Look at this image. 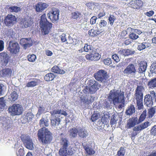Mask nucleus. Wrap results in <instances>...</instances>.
Here are the masks:
<instances>
[{
	"mask_svg": "<svg viewBox=\"0 0 156 156\" xmlns=\"http://www.w3.org/2000/svg\"><path fill=\"white\" fill-rule=\"evenodd\" d=\"M16 20L17 18L15 16L8 14L5 18L4 23L6 26H12L16 23Z\"/></svg>",
	"mask_w": 156,
	"mask_h": 156,
	"instance_id": "2eb2a0df",
	"label": "nucleus"
},
{
	"mask_svg": "<svg viewBox=\"0 0 156 156\" xmlns=\"http://www.w3.org/2000/svg\"><path fill=\"white\" fill-rule=\"evenodd\" d=\"M150 93L145 96L144 99V105L149 107H151L153 104V98L156 101V94L155 92L153 90L150 91Z\"/></svg>",
	"mask_w": 156,
	"mask_h": 156,
	"instance_id": "6e6552de",
	"label": "nucleus"
},
{
	"mask_svg": "<svg viewBox=\"0 0 156 156\" xmlns=\"http://www.w3.org/2000/svg\"><path fill=\"white\" fill-rule=\"evenodd\" d=\"M20 46L16 42L10 41L9 43L7 50L12 55H16L20 51Z\"/></svg>",
	"mask_w": 156,
	"mask_h": 156,
	"instance_id": "1a4fd4ad",
	"label": "nucleus"
},
{
	"mask_svg": "<svg viewBox=\"0 0 156 156\" xmlns=\"http://www.w3.org/2000/svg\"><path fill=\"white\" fill-rule=\"evenodd\" d=\"M112 58L116 62H119L120 59L117 54H114L112 56Z\"/></svg>",
	"mask_w": 156,
	"mask_h": 156,
	"instance_id": "0e129e2a",
	"label": "nucleus"
},
{
	"mask_svg": "<svg viewBox=\"0 0 156 156\" xmlns=\"http://www.w3.org/2000/svg\"><path fill=\"white\" fill-rule=\"evenodd\" d=\"M146 115L147 112L146 110L144 111L140 117L139 120H138L139 123L142 122L145 119L146 117Z\"/></svg>",
	"mask_w": 156,
	"mask_h": 156,
	"instance_id": "79ce46f5",
	"label": "nucleus"
},
{
	"mask_svg": "<svg viewBox=\"0 0 156 156\" xmlns=\"http://www.w3.org/2000/svg\"><path fill=\"white\" fill-rule=\"evenodd\" d=\"M118 53L120 55L127 56L134 54L135 53V51H132L129 49L121 48L120 50L118 51Z\"/></svg>",
	"mask_w": 156,
	"mask_h": 156,
	"instance_id": "412c9836",
	"label": "nucleus"
},
{
	"mask_svg": "<svg viewBox=\"0 0 156 156\" xmlns=\"http://www.w3.org/2000/svg\"><path fill=\"white\" fill-rule=\"evenodd\" d=\"M99 54L95 51H92L89 54H87L85 55V58L87 60L91 61H96L98 60L100 58Z\"/></svg>",
	"mask_w": 156,
	"mask_h": 156,
	"instance_id": "dca6fc26",
	"label": "nucleus"
},
{
	"mask_svg": "<svg viewBox=\"0 0 156 156\" xmlns=\"http://www.w3.org/2000/svg\"><path fill=\"white\" fill-rule=\"evenodd\" d=\"M41 82V80L38 79H34V81H31L28 82L26 84L25 87H33L38 85Z\"/></svg>",
	"mask_w": 156,
	"mask_h": 156,
	"instance_id": "b1692460",
	"label": "nucleus"
},
{
	"mask_svg": "<svg viewBox=\"0 0 156 156\" xmlns=\"http://www.w3.org/2000/svg\"><path fill=\"white\" fill-rule=\"evenodd\" d=\"M40 18L39 23L42 33L43 35L48 34L52 27V24L47 20L45 13H43Z\"/></svg>",
	"mask_w": 156,
	"mask_h": 156,
	"instance_id": "20e7f679",
	"label": "nucleus"
},
{
	"mask_svg": "<svg viewBox=\"0 0 156 156\" xmlns=\"http://www.w3.org/2000/svg\"><path fill=\"white\" fill-rule=\"evenodd\" d=\"M129 37L130 39L132 40H136L139 37V36L138 35H136L134 32H132L129 34Z\"/></svg>",
	"mask_w": 156,
	"mask_h": 156,
	"instance_id": "864d4df0",
	"label": "nucleus"
},
{
	"mask_svg": "<svg viewBox=\"0 0 156 156\" xmlns=\"http://www.w3.org/2000/svg\"><path fill=\"white\" fill-rule=\"evenodd\" d=\"M48 6V5L46 3L39 2L35 5V11L37 12H42Z\"/></svg>",
	"mask_w": 156,
	"mask_h": 156,
	"instance_id": "6ab92c4d",
	"label": "nucleus"
},
{
	"mask_svg": "<svg viewBox=\"0 0 156 156\" xmlns=\"http://www.w3.org/2000/svg\"><path fill=\"white\" fill-rule=\"evenodd\" d=\"M98 83L97 82L95 83L92 86H90L89 89V92L90 93H94L98 89Z\"/></svg>",
	"mask_w": 156,
	"mask_h": 156,
	"instance_id": "4c0bfd02",
	"label": "nucleus"
},
{
	"mask_svg": "<svg viewBox=\"0 0 156 156\" xmlns=\"http://www.w3.org/2000/svg\"><path fill=\"white\" fill-rule=\"evenodd\" d=\"M71 14L72 18L73 19L76 20L80 18L81 15L80 12L77 11L72 12Z\"/></svg>",
	"mask_w": 156,
	"mask_h": 156,
	"instance_id": "a19ab883",
	"label": "nucleus"
},
{
	"mask_svg": "<svg viewBox=\"0 0 156 156\" xmlns=\"http://www.w3.org/2000/svg\"><path fill=\"white\" fill-rule=\"evenodd\" d=\"M125 152L124 147H121L117 153V156H124Z\"/></svg>",
	"mask_w": 156,
	"mask_h": 156,
	"instance_id": "8fccbe9b",
	"label": "nucleus"
},
{
	"mask_svg": "<svg viewBox=\"0 0 156 156\" xmlns=\"http://www.w3.org/2000/svg\"><path fill=\"white\" fill-rule=\"evenodd\" d=\"M155 108L152 107L148 110V115L149 118H152L155 112Z\"/></svg>",
	"mask_w": 156,
	"mask_h": 156,
	"instance_id": "37998d69",
	"label": "nucleus"
},
{
	"mask_svg": "<svg viewBox=\"0 0 156 156\" xmlns=\"http://www.w3.org/2000/svg\"><path fill=\"white\" fill-rule=\"evenodd\" d=\"M56 77V75L51 73H48L44 77V80L46 81H50L53 80Z\"/></svg>",
	"mask_w": 156,
	"mask_h": 156,
	"instance_id": "c85d7f7f",
	"label": "nucleus"
},
{
	"mask_svg": "<svg viewBox=\"0 0 156 156\" xmlns=\"http://www.w3.org/2000/svg\"><path fill=\"white\" fill-rule=\"evenodd\" d=\"M51 71L57 74H63L65 73V71L62 69H60L57 66H54L51 69Z\"/></svg>",
	"mask_w": 156,
	"mask_h": 156,
	"instance_id": "cd10ccee",
	"label": "nucleus"
},
{
	"mask_svg": "<svg viewBox=\"0 0 156 156\" xmlns=\"http://www.w3.org/2000/svg\"><path fill=\"white\" fill-rule=\"evenodd\" d=\"M109 100L112 101L113 104L116 105L118 103H120L118 106L119 109L122 108L125 105L124 92L120 91L119 93L117 92H112L111 90L108 97Z\"/></svg>",
	"mask_w": 156,
	"mask_h": 156,
	"instance_id": "f257e3e1",
	"label": "nucleus"
},
{
	"mask_svg": "<svg viewBox=\"0 0 156 156\" xmlns=\"http://www.w3.org/2000/svg\"><path fill=\"white\" fill-rule=\"evenodd\" d=\"M144 88L142 86H137L135 90L134 94L136 100V106L139 110L143 109L144 107L143 105V92Z\"/></svg>",
	"mask_w": 156,
	"mask_h": 156,
	"instance_id": "7ed1b4c3",
	"label": "nucleus"
},
{
	"mask_svg": "<svg viewBox=\"0 0 156 156\" xmlns=\"http://www.w3.org/2000/svg\"><path fill=\"white\" fill-rule=\"evenodd\" d=\"M150 134L152 135H156V125L152 127L151 130Z\"/></svg>",
	"mask_w": 156,
	"mask_h": 156,
	"instance_id": "680f3d73",
	"label": "nucleus"
},
{
	"mask_svg": "<svg viewBox=\"0 0 156 156\" xmlns=\"http://www.w3.org/2000/svg\"><path fill=\"white\" fill-rule=\"evenodd\" d=\"M103 62L106 65L109 66L110 67L112 68H114L115 66L112 65V60L110 58H107L104 59L103 60Z\"/></svg>",
	"mask_w": 156,
	"mask_h": 156,
	"instance_id": "f704fd0d",
	"label": "nucleus"
},
{
	"mask_svg": "<svg viewBox=\"0 0 156 156\" xmlns=\"http://www.w3.org/2000/svg\"><path fill=\"white\" fill-rule=\"evenodd\" d=\"M94 77L97 80L101 82H105L108 78L107 72L103 69H100L95 73Z\"/></svg>",
	"mask_w": 156,
	"mask_h": 156,
	"instance_id": "9b49d317",
	"label": "nucleus"
},
{
	"mask_svg": "<svg viewBox=\"0 0 156 156\" xmlns=\"http://www.w3.org/2000/svg\"><path fill=\"white\" fill-rule=\"evenodd\" d=\"M78 135L80 137L84 138L88 136V133L85 128L78 127Z\"/></svg>",
	"mask_w": 156,
	"mask_h": 156,
	"instance_id": "393cba45",
	"label": "nucleus"
},
{
	"mask_svg": "<svg viewBox=\"0 0 156 156\" xmlns=\"http://www.w3.org/2000/svg\"><path fill=\"white\" fill-rule=\"evenodd\" d=\"M33 23L32 19L30 18H22L21 20L20 24L25 28L30 27Z\"/></svg>",
	"mask_w": 156,
	"mask_h": 156,
	"instance_id": "aec40b11",
	"label": "nucleus"
},
{
	"mask_svg": "<svg viewBox=\"0 0 156 156\" xmlns=\"http://www.w3.org/2000/svg\"><path fill=\"white\" fill-rule=\"evenodd\" d=\"M51 118V123L53 126H58L60 123L61 119L59 118L60 116L58 115H62L66 116L68 115L66 111L61 109H54L50 112Z\"/></svg>",
	"mask_w": 156,
	"mask_h": 156,
	"instance_id": "f03ea898",
	"label": "nucleus"
},
{
	"mask_svg": "<svg viewBox=\"0 0 156 156\" xmlns=\"http://www.w3.org/2000/svg\"><path fill=\"white\" fill-rule=\"evenodd\" d=\"M100 114L99 113L97 112H94V114L91 116V120L92 122L95 121L99 118Z\"/></svg>",
	"mask_w": 156,
	"mask_h": 156,
	"instance_id": "49530a36",
	"label": "nucleus"
},
{
	"mask_svg": "<svg viewBox=\"0 0 156 156\" xmlns=\"http://www.w3.org/2000/svg\"><path fill=\"white\" fill-rule=\"evenodd\" d=\"M117 119H116V117L115 115H113L111 118V119L110 122V124L111 125H114L116 123V122Z\"/></svg>",
	"mask_w": 156,
	"mask_h": 156,
	"instance_id": "bf43d9fd",
	"label": "nucleus"
},
{
	"mask_svg": "<svg viewBox=\"0 0 156 156\" xmlns=\"http://www.w3.org/2000/svg\"><path fill=\"white\" fill-rule=\"evenodd\" d=\"M93 47L90 45H88L87 44H85L83 47V50L81 49V51H85L86 52H89L90 53L92 51H94Z\"/></svg>",
	"mask_w": 156,
	"mask_h": 156,
	"instance_id": "c9c22d12",
	"label": "nucleus"
},
{
	"mask_svg": "<svg viewBox=\"0 0 156 156\" xmlns=\"http://www.w3.org/2000/svg\"><path fill=\"white\" fill-rule=\"evenodd\" d=\"M59 10L55 8H52L48 14V18L53 23L59 19Z\"/></svg>",
	"mask_w": 156,
	"mask_h": 156,
	"instance_id": "f8f14e48",
	"label": "nucleus"
},
{
	"mask_svg": "<svg viewBox=\"0 0 156 156\" xmlns=\"http://www.w3.org/2000/svg\"><path fill=\"white\" fill-rule=\"evenodd\" d=\"M135 111V108L133 104L128 106L126 111V113L127 115H130L134 113Z\"/></svg>",
	"mask_w": 156,
	"mask_h": 156,
	"instance_id": "c756f323",
	"label": "nucleus"
},
{
	"mask_svg": "<svg viewBox=\"0 0 156 156\" xmlns=\"http://www.w3.org/2000/svg\"><path fill=\"white\" fill-rule=\"evenodd\" d=\"M135 127L133 129V131L132 132L131 134V137L132 139L134 140L135 137L136 136L138 133V131H140V130H134Z\"/></svg>",
	"mask_w": 156,
	"mask_h": 156,
	"instance_id": "052dcab7",
	"label": "nucleus"
},
{
	"mask_svg": "<svg viewBox=\"0 0 156 156\" xmlns=\"http://www.w3.org/2000/svg\"><path fill=\"white\" fill-rule=\"evenodd\" d=\"M5 101L4 100V97H2L0 98V109L4 108L5 107Z\"/></svg>",
	"mask_w": 156,
	"mask_h": 156,
	"instance_id": "5fc2aeb1",
	"label": "nucleus"
},
{
	"mask_svg": "<svg viewBox=\"0 0 156 156\" xmlns=\"http://www.w3.org/2000/svg\"><path fill=\"white\" fill-rule=\"evenodd\" d=\"M127 34V31L123 30L119 34V37L121 39H125L126 38V36Z\"/></svg>",
	"mask_w": 156,
	"mask_h": 156,
	"instance_id": "de8ad7c7",
	"label": "nucleus"
},
{
	"mask_svg": "<svg viewBox=\"0 0 156 156\" xmlns=\"http://www.w3.org/2000/svg\"><path fill=\"white\" fill-rule=\"evenodd\" d=\"M0 58L3 59L2 65L5 66L8 63L9 60V56L4 51L0 53Z\"/></svg>",
	"mask_w": 156,
	"mask_h": 156,
	"instance_id": "5701e85b",
	"label": "nucleus"
},
{
	"mask_svg": "<svg viewBox=\"0 0 156 156\" xmlns=\"http://www.w3.org/2000/svg\"><path fill=\"white\" fill-rule=\"evenodd\" d=\"M83 146L86 153L88 155H91L94 154L95 151L93 149L89 147L87 145H83Z\"/></svg>",
	"mask_w": 156,
	"mask_h": 156,
	"instance_id": "7c9ffc66",
	"label": "nucleus"
},
{
	"mask_svg": "<svg viewBox=\"0 0 156 156\" xmlns=\"http://www.w3.org/2000/svg\"><path fill=\"white\" fill-rule=\"evenodd\" d=\"M149 125V122L148 121H147L143 123H142L140 125L137 126L135 127L134 130H140V131L147 128Z\"/></svg>",
	"mask_w": 156,
	"mask_h": 156,
	"instance_id": "a878e982",
	"label": "nucleus"
},
{
	"mask_svg": "<svg viewBox=\"0 0 156 156\" xmlns=\"http://www.w3.org/2000/svg\"><path fill=\"white\" fill-rule=\"evenodd\" d=\"M123 73L126 76H134L136 73V66L134 64L130 63L125 69Z\"/></svg>",
	"mask_w": 156,
	"mask_h": 156,
	"instance_id": "ddd939ff",
	"label": "nucleus"
},
{
	"mask_svg": "<svg viewBox=\"0 0 156 156\" xmlns=\"http://www.w3.org/2000/svg\"><path fill=\"white\" fill-rule=\"evenodd\" d=\"M107 22L104 20H101L99 23V26L100 27L106 26Z\"/></svg>",
	"mask_w": 156,
	"mask_h": 156,
	"instance_id": "69168bd1",
	"label": "nucleus"
},
{
	"mask_svg": "<svg viewBox=\"0 0 156 156\" xmlns=\"http://www.w3.org/2000/svg\"><path fill=\"white\" fill-rule=\"evenodd\" d=\"M25 153L23 149L20 148L17 152H16V154L17 156H24Z\"/></svg>",
	"mask_w": 156,
	"mask_h": 156,
	"instance_id": "e2e57ef3",
	"label": "nucleus"
},
{
	"mask_svg": "<svg viewBox=\"0 0 156 156\" xmlns=\"http://www.w3.org/2000/svg\"><path fill=\"white\" fill-rule=\"evenodd\" d=\"M25 39H21L20 41V44L21 45L23 46V48L26 49L27 48L30 47L31 46H32V44L31 43H29L28 42L25 43V44H23V40H25Z\"/></svg>",
	"mask_w": 156,
	"mask_h": 156,
	"instance_id": "a18cd8bd",
	"label": "nucleus"
},
{
	"mask_svg": "<svg viewBox=\"0 0 156 156\" xmlns=\"http://www.w3.org/2000/svg\"><path fill=\"white\" fill-rule=\"evenodd\" d=\"M101 32L98 29L96 30L91 29L89 31L88 34L90 36L94 37L97 36Z\"/></svg>",
	"mask_w": 156,
	"mask_h": 156,
	"instance_id": "473e14b6",
	"label": "nucleus"
},
{
	"mask_svg": "<svg viewBox=\"0 0 156 156\" xmlns=\"http://www.w3.org/2000/svg\"><path fill=\"white\" fill-rule=\"evenodd\" d=\"M116 19L115 17L113 15H110L108 17V22L111 26H112Z\"/></svg>",
	"mask_w": 156,
	"mask_h": 156,
	"instance_id": "c03bdc74",
	"label": "nucleus"
},
{
	"mask_svg": "<svg viewBox=\"0 0 156 156\" xmlns=\"http://www.w3.org/2000/svg\"><path fill=\"white\" fill-rule=\"evenodd\" d=\"M27 57L28 61L31 62H34L36 58V56L33 54L28 55Z\"/></svg>",
	"mask_w": 156,
	"mask_h": 156,
	"instance_id": "3c124183",
	"label": "nucleus"
},
{
	"mask_svg": "<svg viewBox=\"0 0 156 156\" xmlns=\"http://www.w3.org/2000/svg\"><path fill=\"white\" fill-rule=\"evenodd\" d=\"M80 105L83 108L89 107V105L94 101V98L91 95L82 96L80 98Z\"/></svg>",
	"mask_w": 156,
	"mask_h": 156,
	"instance_id": "0eeeda50",
	"label": "nucleus"
},
{
	"mask_svg": "<svg viewBox=\"0 0 156 156\" xmlns=\"http://www.w3.org/2000/svg\"><path fill=\"white\" fill-rule=\"evenodd\" d=\"M108 99H109L108 98ZM109 101H108L105 100L104 101V103H103V106L105 108H110L111 106V101H112L109 100Z\"/></svg>",
	"mask_w": 156,
	"mask_h": 156,
	"instance_id": "09e8293b",
	"label": "nucleus"
},
{
	"mask_svg": "<svg viewBox=\"0 0 156 156\" xmlns=\"http://www.w3.org/2000/svg\"><path fill=\"white\" fill-rule=\"evenodd\" d=\"M97 19V17L95 16H92L90 19V23L91 24H94L96 23Z\"/></svg>",
	"mask_w": 156,
	"mask_h": 156,
	"instance_id": "774afa93",
	"label": "nucleus"
},
{
	"mask_svg": "<svg viewBox=\"0 0 156 156\" xmlns=\"http://www.w3.org/2000/svg\"><path fill=\"white\" fill-rule=\"evenodd\" d=\"M69 143V142L67 138L63 137L61 139L60 144L62 145V147L59 150L58 152L59 154L66 155L65 154L66 153V149H67ZM63 155L64 156V155Z\"/></svg>",
	"mask_w": 156,
	"mask_h": 156,
	"instance_id": "4468645a",
	"label": "nucleus"
},
{
	"mask_svg": "<svg viewBox=\"0 0 156 156\" xmlns=\"http://www.w3.org/2000/svg\"><path fill=\"white\" fill-rule=\"evenodd\" d=\"M138 72L139 73H143L146 71L147 67V63L145 60H142L138 64Z\"/></svg>",
	"mask_w": 156,
	"mask_h": 156,
	"instance_id": "4be33fe9",
	"label": "nucleus"
},
{
	"mask_svg": "<svg viewBox=\"0 0 156 156\" xmlns=\"http://www.w3.org/2000/svg\"><path fill=\"white\" fill-rule=\"evenodd\" d=\"M45 108L43 105H39L38 107L37 114L40 115L44 113Z\"/></svg>",
	"mask_w": 156,
	"mask_h": 156,
	"instance_id": "4d7b16f0",
	"label": "nucleus"
},
{
	"mask_svg": "<svg viewBox=\"0 0 156 156\" xmlns=\"http://www.w3.org/2000/svg\"><path fill=\"white\" fill-rule=\"evenodd\" d=\"M61 41L62 42H65L67 41V39L66 37V35L65 34H62L60 36Z\"/></svg>",
	"mask_w": 156,
	"mask_h": 156,
	"instance_id": "338daca9",
	"label": "nucleus"
},
{
	"mask_svg": "<svg viewBox=\"0 0 156 156\" xmlns=\"http://www.w3.org/2000/svg\"><path fill=\"white\" fill-rule=\"evenodd\" d=\"M78 133V129L74 127L71 129L69 131V135L73 138L76 137Z\"/></svg>",
	"mask_w": 156,
	"mask_h": 156,
	"instance_id": "2f4dec72",
	"label": "nucleus"
},
{
	"mask_svg": "<svg viewBox=\"0 0 156 156\" xmlns=\"http://www.w3.org/2000/svg\"><path fill=\"white\" fill-rule=\"evenodd\" d=\"M149 44L148 43H143L138 45L137 48L138 50L141 51L144 49L146 47H149Z\"/></svg>",
	"mask_w": 156,
	"mask_h": 156,
	"instance_id": "ea45409f",
	"label": "nucleus"
},
{
	"mask_svg": "<svg viewBox=\"0 0 156 156\" xmlns=\"http://www.w3.org/2000/svg\"><path fill=\"white\" fill-rule=\"evenodd\" d=\"M8 9L11 12L18 13L21 10L20 7L17 6H10Z\"/></svg>",
	"mask_w": 156,
	"mask_h": 156,
	"instance_id": "72a5a7b5",
	"label": "nucleus"
},
{
	"mask_svg": "<svg viewBox=\"0 0 156 156\" xmlns=\"http://www.w3.org/2000/svg\"><path fill=\"white\" fill-rule=\"evenodd\" d=\"M34 117V115L31 112L27 113L26 115V118L28 121H31Z\"/></svg>",
	"mask_w": 156,
	"mask_h": 156,
	"instance_id": "13d9d810",
	"label": "nucleus"
},
{
	"mask_svg": "<svg viewBox=\"0 0 156 156\" xmlns=\"http://www.w3.org/2000/svg\"><path fill=\"white\" fill-rule=\"evenodd\" d=\"M150 71L152 73H156V62L153 63L151 65Z\"/></svg>",
	"mask_w": 156,
	"mask_h": 156,
	"instance_id": "6e6d98bb",
	"label": "nucleus"
},
{
	"mask_svg": "<svg viewBox=\"0 0 156 156\" xmlns=\"http://www.w3.org/2000/svg\"><path fill=\"white\" fill-rule=\"evenodd\" d=\"M2 76L3 77L10 76L12 73L11 69L9 68H5L3 69L1 71Z\"/></svg>",
	"mask_w": 156,
	"mask_h": 156,
	"instance_id": "bb28decb",
	"label": "nucleus"
},
{
	"mask_svg": "<svg viewBox=\"0 0 156 156\" xmlns=\"http://www.w3.org/2000/svg\"><path fill=\"white\" fill-rule=\"evenodd\" d=\"M147 85L151 88L156 87V78L151 79L148 82Z\"/></svg>",
	"mask_w": 156,
	"mask_h": 156,
	"instance_id": "58836bf2",
	"label": "nucleus"
},
{
	"mask_svg": "<svg viewBox=\"0 0 156 156\" xmlns=\"http://www.w3.org/2000/svg\"><path fill=\"white\" fill-rule=\"evenodd\" d=\"M39 125L41 127L45 128L48 126V121L44 119V118L42 117L39 121Z\"/></svg>",
	"mask_w": 156,
	"mask_h": 156,
	"instance_id": "e433bc0d",
	"label": "nucleus"
},
{
	"mask_svg": "<svg viewBox=\"0 0 156 156\" xmlns=\"http://www.w3.org/2000/svg\"><path fill=\"white\" fill-rule=\"evenodd\" d=\"M143 2L140 0L132 1L129 3V6L134 9H139L143 5Z\"/></svg>",
	"mask_w": 156,
	"mask_h": 156,
	"instance_id": "f3484780",
	"label": "nucleus"
},
{
	"mask_svg": "<svg viewBox=\"0 0 156 156\" xmlns=\"http://www.w3.org/2000/svg\"><path fill=\"white\" fill-rule=\"evenodd\" d=\"M139 124L137 117H132L128 120L126 127L127 129H130L131 128L134 127L136 125Z\"/></svg>",
	"mask_w": 156,
	"mask_h": 156,
	"instance_id": "a211bd4d",
	"label": "nucleus"
},
{
	"mask_svg": "<svg viewBox=\"0 0 156 156\" xmlns=\"http://www.w3.org/2000/svg\"><path fill=\"white\" fill-rule=\"evenodd\" d=\"M9 112L12 116L19 115L23 113V108L21 105L14 104L8 108Z\"/></svg>",
	"mask_w": 156,
	"mask_h": 156,
	"instance_id": "423d86ee",
	"label": "nucleus"
},
{
	"mask_svg": "<svg viewBox=\"0 0 156 156\" xmlns=\"http://www.w3.org/2000/svg\"><path fill=\"white\" fill-rule=\"evenodd\" d=\"M10 96L12 100L13 101H15L18 98V95L16 92L14 91L11 93Z\"/></svg>",
	"mask_w": 156,
	"mask_h": 156,
	"instance_id": "603ef678",
	"label": "nucleus"
},
{
	"mask_svg": "<svg viewBox=\"0 0 156 156\" xmlns=\"http://www.w3.org/2000/svg\"><path fill=\"white\" fill-rule=\"evenodd\" d=\"M37 135L39 141L43 145L50 144L53 139L52 134L48 131L43 132L39 130Z\"/></svg>",
	"mask_w": 156,
	"mask_h": 156,
	"instance_id": "39448f33",
	"label": "nucleus"
},
{
	"mask_svg": "<svg viewBox=\"0 0 156 156\" xmlns=\"http://www.w3.org/2000/svg\"><path fill=\"white\" fill-rule=\"evenodd\" d=\"M20 138L26 148L31 150L33 149L34 144L32 139L29 136L27 135L22 134L20 136Z\"/></svg>",
	"mask_w": 156,
	"mask_h": 156,
	"instance_id": "9d476101",
	"label": "nucleus"
}]
</instances>
